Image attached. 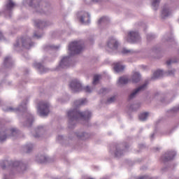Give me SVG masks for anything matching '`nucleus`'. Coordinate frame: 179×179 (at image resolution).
I'll return each instance as SVG.
<instances>
[{
  "label": "nucleus",
  "instance_id": "3",
  "mask_svg": "<svg viewBox=\"0 0 179 179\" xmlns=\"http://www.w3.org/2000/svg\"><path fill=\"white\" fill-rule=\"evenodd\" d=\"M50 104L48 103L41 102L38 104V111L39 112L40 115L42 117H45L48 115L50 113Z\"/></svg>",
  "mask_w": 179,
  "mask_h": 179
},
{
  "label": "nucleus",
  "instance_id": "43",
  "mask_svg": "<svg viewBox=\"0 0 179 179\" xmlns=\"http://www.w3.org/2000/svg\"><path fill=\"white\" fill-rule=\"evenodd\" d=\"M1 167H2V169H5L6 166H1Z\"/></svg>",
  "mask_w": 179,
  "mask_h": 179
},
{
  "label": "nucleus",
  "instance_id": "18",
  "mask_svg": "<svg viewBox=\"0 0 179 179\" xmlns=\"http://www.w3.org/2000/svg\"><path fill=\"white\" fill-rule=\"evenodd\" d=\"M148 116H149L148 113H141L139 115V120H141V121H145Z\"/></svg>",
  "mask_w": 179,
  "mask_h": 179
},
{
  "label": "nucleus",
  "instance_id": "34",
  "mask_svg": "<svg viewBox=\"0 0 179 179\" xmlns=\"http://www.w3.org/2000/svg\"><path fill=\"white\" fill-rule=\"evenodd\" d=\"M9 59H10V57H6V58L4 59V62H5V63L8 62V61H9Z\"/></svg>",
  "mask_w": 179,
  "mask_h": 179
},
{
  "label": "nucleus",
  "instance_id": "35",
  "mask_svg": "<svg viewBox=\"0 0 179 179\" xmlns=\"http://www.w3.org/2000/svg\"><path fill=\"white\" fill-rule=\"evenodd\" d=\"M6 111H15V109L12 108H8L6 110Z\"/></svg>",
  "mask_w": 179,
  "mask_h": 179
},
{
  "label": "nucleus",
  "instance_id": "16",
  "mask_svg": "<svg viewBox=\"0 0 179 179\" xmlns=\"http://www.w3.org/2000/svg\"><path fill=\"white\" fill-rule=\"evenodd\" d=\"M35 66L39 69L41 73H43V72H47V69L41 63H36Z\"/></svg>",
  "mask_w": 179,
  "mask_h": 179
},
{
  "label": "nucleus",
  "instance_id": "28",
  "mask_svg": "<svg viewBox=\"0 0 179 179\" xmlns=\"http://www.w3.org/2000/svg\"><path fill=\"white\" fill-rule=\"evenodd\" d=\"M26 148L27 149V153H29V152H30V150H31V149H33V145H26Z\"/></svg>",
  "mask_w": 179,
  "mask_h": 179
},
{
  "label": "nucleus",
  "instance_id": "15",
  "mask_svg": "<svg viewBox=\"0 0 179 179\" xmlns=\"http://www.w3.org/2000/svg\"><path fill=\"white\" fill-rule=\"evenodd\" d=\"M162 76H163V71L162 70H157L153 73L152 79H158V78H162Z\"/></svg>",
  "mask_w": 179,
  "mask_h": 179
},
{
  "label": "nucleus",
  "instance_id": "29",
  "mask_svg": "<svg viewBox=\"0 0 179 179\" xmlns=\"http://www.w3.org/2000/svg\"><path fill=\"white\" fill-rule=\"evenodd\" d=\"M129 52H131V50H127V49H123L122 50V54H129Z\"/></svg>",
  "mask_w": 179,
  "mask_h": 179
},
{
  "label": "nucleus",
  "instance_id": "44",
  "mask_svg": "<svg viewBox=\"0 0 179 179\" xmlns=\"http://www.w3.org/2000/svg\"><path fill=\"white\" fill-rule=\"evenodd\" d=\"M19 45V43L17 44V45H15L16 47H17Z\"/></svg>",
  "mask_w": 179,
  "mask_h": 179
},
{
  "label": "nucleus",
  "instance_id": "41",
  "mask_svg": "<svg viewBox=\"0 0 179 179\" xmlns=\"http://www.w3.org/2000/svg\"><path fill=\"white\" fill-rule=\"evenodd\" d=\"M45 162H47V158L45 157V160L44 161H41V163H45Z\"/></svg>",
  "mask_w": 179,
  "mask_h": 179
},
{
  "label": "nucleus",
  "instance_id": "19",
  "mask_svg": "<svg viewBox=\"0 0 179 179\" xmlns=\"http://www.w3.org/2000/svg\"><path fill=\"white\" fill-rule=\"evenodd\" d=\"M75 103L78 106H83V104H86V103H87V100L86 99H79L78 101H76Z\"/></svg>",
  "mask_w": 179,
  "mask_h": 179
},
{
  "label": "nucleus",
  "instance_id": "47",
  "mask_svg": "<svg viewBox=\"0 0 179 179\" xmlns=\"http://www.w3.org/2000/svg\"><path fill=\"white\" fill-rule=\"evenodd\" d=\"M155 1H158V0H155Z\"/></svg>",
  "mask_w": 179,
  "mask_h": 179
},
{
  "label": "nucleus",
  "instance_id": "9",
  "mask_svg": "<svg viewBox=\"0 0 179 179\" xmlns=\"http://www.w3.org/2000/svg\"><path fill=\"white\" fill-rule=\"evenodd\" d=\"M163 162H169L170 160H173L174 159V152H169L167 154H165L164 157H162Z\"/></svg>",
  "mask_w": 179,
  "mask_h": 179
},
{
  "label": "nucleus",
  "instance_id": "5",
  "mask_svg": "<svg viewBox=\"0 0 179 179\" xmlns=\"http://www.w3.org/2000/svg\"><path fill=\"white\" fill-rule=\"evenodd\" d=\"M70 87L73 93H76L82 90V84L78 80H73L70 84Z\"/></svg>",
  "mask_w": 179,
  "mask_h": 179
},
{
  "label": "nucleus",
  "instance_id": "38",
  "mask_svg": "<svg viewBox=\"0 0 179 179\" xmlns=\"http://www.w3.org/2000/svg\"><path fill=\"white\" fill-rule=\"evenodd\" d=\"M171 60H168L167 62H166V65H171Z\"/></svg>",
  "mask_w": 179,
  "mask_h": 179
},
{
  "label": "nucleus",
  "instance_id": "31",
  "mask_svg": "<svg viewBox=\"0 0 179 179\" xmlns=\"http://www.w3.org/2000/svg\"><path fill=\"white\" fill-rule=\"evenodd\" d=\"M86 136V133H83L82 135H77L78 138H80V139L84 140L83 136Z\"/></svg>",
  "mask_w": 179,
  "mask_h": 179
},
{
  "label": "nucleus",
  "instance_id": "17",
  "mask_svg": "<svg viewBox=\"0 0 179 179\" xmlns=\"http://www.w3.org/2000/svg\"><path fill=\"white\" fill-rule=\"evenodd\" d=\"M18 41H20L22 43L23 47H26V45H27V43L30 41V39L26 38H21L18 40Z\"/></svg>",
  "mask_w": 179,
  "mask_h": 179
},
{
  "label": "nucleus",
  "instance_id": "11",
  "mask_svg": "<svg viewBox=\"0 0 179 179\" xmlns=\"http://www.w3.org/2000/svg\"><path fill=\"white\" fill-rule=\"evenodd\" d=\"M124 69L125 66L121 65V63H115L114 71H115V72H122Z\"/></svg>",
  "mask_w": 179,
  "mask_h": 179
},
{
  "label": "nucleus",
  "instance_id": "26",
  "mask_svg": "<svg viewBox=\"0 0 179 179\" xmlns=\"http://www.w3.org/2000/svg\"><path fill=\"white\" fill-rule=\"evenodd\" d=\"M114 101H115V96H112L107 101L108 103H114Z\"/></svg>",
  "mask_w": 179,
  "mask_h": 179
},
{
  "label": "nucleus",
  "instance_id": "13",
  "mask_svg": "<svg viewBox=\"0 0 179 179\" xmlns=\"http://www.w3.org/2000/svg\"><path fill=\"white\" fill-rule=\"evenodd\" d=\"M139 80H141V74L138 72L134 73L132 78L133 83H138Z\"/></svg>",
  "mask_w": 179,
  "mask_h": 179
},
{
  "label": "nucleus",
  "instance_id": "10",
  "mask_svg": "<svg viewBox=\"0 0 179 179\" xmlns=\"http://www.w3.org/2000/svg\"><path fill=\"white\" fill-rule=\"evenodd\" d=\"M171 15V12L167 7H164L162 12V19H166V17H168V16H170Z\"/></svg>",
  "mask_w": 179,
  "mask_h": 179
},
{
  "label": "nucleus",
  "instance_id": "14",
  "mask_svg": "<svg viewBox=\"0 0 179 179\" xmlns=\"http://www.w3.org/2000/svg\"><path fill=\"white\" fill-rule=\"evenodd\" d=\"M129 82V80L126 76H122L119 78L118 83L119 85H127Z\"/></svg>",
  "mask_w": 179,
  "mask_h": 179
},
{
  "label": "nucleus",
  "instance_id": "40",
  "mask_svg": "<svg viewBox=\"0 0 179 179\" xmlns=\"http://www.w3.org/2000/svg\"><path fill=\"white\" fill-rule=\"evenodd\" d=\"M3 38V35H2V33L0 32V40H2Z\"/></svg>",
  "mask_w": 179,
  "mask_h": 179
},
{
  "label": "nucleus",
  "instance_id": "36",
  "mask_svg": "<svg viewBox=\"0 0 179 179\" xmlns=\"http://www.w3.org/2000/svg\"><path fill=\"white\" fill-rule=\"evenodd\" d=\"M107 90L106 88H103L102 90H100V93H104V92H106Z\"/></svg>",
  "mask_w": 179,
  "mask_h": 179
},
{
  "label": "nucleus",
  "instance_id": "24",
  "mask_svg": "<svg viewBox=\"0 0 179 179\" xmlns=\"http://www.w3.org/2000/svg\"><path fill=\"white\" fill-rule=\"evenodd\" d=\"M44 25V22L39 21L38 22H35L36 27H41V26Z\"/></svg>",
  "mask_w": 179,
  "mask_h": 179
},
{
  "label": "nucleus",
  "instance_id": "45",
  "mask_svg": "<svg viewBox=\"0 0 179 179\" xmlns=\"http://www.w3.org/2000/svg\"><path fill=\"white\" fill-rule=\"evenodd\" d=\"M34 36H35V37H37V35L34 34Z\"/></svg>",
  "mask_w": 179,
  "mask_h": 179
},
{
  "label": "nucleus",
  "instance_id": "30",
  "mask_svg": "<svg viewBox=\"0 0 179 179\" xmlns=\"http://www.w3.org/2000/svg\"><path fill=\"white\" fill-rule=\"evenodd\" d=\"M17 166H20V162L16 161L14 163H13V167H16Z\"/></svg>",
  "mask_w": 179,
  "mask_h": 179
},
{
  "label": "nucleus",
  "instance_id": "27",
  "mask_svg": "<svg viewBox=\"0 0 179 179\" xmlns=\"http://www.w3.org/2000/svg\"><path fill=\"white\" fill-rule=\"evenodd\" d=\"M107 20V17H102L99 21L98 23L100 24L102 22H106Z\"/></svg>",
  "mask_w": 179,
  "mask_h": 179
},
{
  "label": "nucleus",
  "instance_id": "32",
  "mask_svg": "<svg viewBox=\"0 0 179 179\" xmlns=\"http://www.w3.org/2000/svg\"><path fill=\"white\" fill-rule=\"evenodd\" d=\"M121 153H122V151H121V150L117 151L115 152L116 157H118L119 156H121V155H122Z\"/></svg>",
  "mask_w": 179,
  "mask_h": 179
},
{
  "label": "nucleus",
  "instance_id": "25",
  "mask_svg": "<svg viewBox=\"0 0 179 179\" xmlns=\"http://www.w3.org/2000/svg\"><path fill=\"white\" fill-rule=\"evenodd\" d=\"M84 90L86 92V93H92V88H90L89 86L85 87Z\"/></svg>",
  "mask_w": 179,
  "mask_h": 179
},
{
  "label": "nucleus",
  "instance_id": "22",
  "mask_svg": "<svg viewBox=\"0 0 179 179\" xmlns=\"http://www.w3.org/2000/svg\"><path fill=\"white\" fill-rule=\"evenodd\" d=\"M15 6V3L13 1H9L7 4H6V8L8 10H10V9H12L13 7Z\"/></svg>",
  "mask_w": 179,
  "mask_h": 179
},
{
  "label": "nucleus",
  "instance_id": "21",
  "mask_svg": "<svg viewBox=\"0 0 179 179\" xmlns=\"http://www.w3.org/2000/svg\"><path fill=\"white\" fill-rule=\"evenodd\" d=\"M6 140V134L5 131H0V142H3Z\"/></svg>",
  "mask_w": 179,
  "mask_h": 179
},
{
  "label": "nucleus",
  "instance_id": "6",
  "mask_svg": "<svg viewBox=\"0 0 179 179\" xmlns=\"http://www.w3.org/2000/svg\"><path fill=\"white\" fill-rule=\"evenodd\" d=\"M68 66H69V57H64L62 59L59 64V68L64 69L65 68H68Z\"/></svg>",
  "mask_w": 179,
  "mask_h": 179
},
{
  "label": "nucleus",
  "instance_id": "23",
  "mask_svg": "<svg viewBox=\"0 0 179 179\" xmlns=\"http://www.w3.org/2000/svg\"><path fill=\"white\" fill-rule=\"evenodd\" d=\"M159 3H160L159 1H154L152 3V6H153L154 9H156V8H157V6H159Z\"/></svg>",
  "mask_w": 179,
  "mask_h": 179
},
{
  "label": "nucleus",
  "instance_id": "12",
  "mask_svg": "<svg viewBox=\"0 0 179 179\" xmlns=\"http://www.w3.org/2000/svg\"><path fill=\"white\" fill-rule=\"evenodd\" d=\"M80 21L81 22V23H89V22H90L89 13H85L84 16H81L80 18Z\"/></svg>",
  "mask_w": 179,
  "mask_h": 179
},
{
  "label": "nucleus",
  "instance_id": "33",
  "mask_svg": "<svg viewBox=\"0 0 179 179\" xmlns=\"http://www.w3.org/2000/svg\"><path fill=\"white\" fill-rule=\"evenodd\" d=\"M11 134L13 135L14 134H17V130L16 129H12L11 130Z\"/></svg>",
  "mask_w": 179,
  "mask_h": 179
},
{
  "label": "nucleus",
  "instance_id": "42",
  "mask_svg": "<svg viewBox=\"0 0 179 179\" xmlns=\"http://www.w3.org/2000/svg\"><path fill=\"white\" fill-rule=\"evenodd\" d=\"M28 121H31V122H33V117H31V120H29Z\"/></svg>",
  "mask_w": 179,
  "mask_h": 179
},
{
  "label": "nucleus",
  "instance_id": "4",
  "mask_svg": "<svg viewBox=\"0 0 179 179\" xmlns=\"http://www.w3.org/2000/svg\"><path fill=\"white\" fill-rule=\"evenodd\" d=\"M139 40H141V37L139 36V34L136 31H130L126 39L127 43H136V41H139Z\"/></svg>",
  "mask_w": 179,
  "mask_h": 179
},
{
  "label": "nucleus",
  "instance_id": "37",
  "mask_svg": "<svg viewBox=\"0 0 179 179\" xmlns=\"http://www.w3.org/2000/svg\"><path fill=\"white\" fill-rule=\"evenodd\" d=\"M138 179H148V176H141L138 178Z\"/></svg>",
  "mask_w": 179,
  "mask_h": 179
},
{
  "label": "nucleus",
  "instance_id": "46",
  "mask_svg": "<svg viewBox=\"0 0 179 179\" xmlns=\"http://www.w3.org/2000/svg\"><path fill=\"white\" fill-rule=\"evenodd\" d=\"M156 150H159V148H156Z\"/></svg>",
  "mask_w": 179,
  "mask_h": 179
},
{
  "label": "nucleus",
  "instance_id": "20",
  "mask_svg": "<svg viewBox=\"0 0 179 179\" xmlns=\"http://www.w3.org/2000/svg\"><path fill=\"white\" fill-rule=\"evenodd\" d=\"M101 78V76L100 75H95L94 76V80H93V85H97L99 83V81Z\"/></svg>",
  "mask_w": 179,
  "mask_h": 179
},
{
  "label": "nucleus",
  "instance_id": "2",
  "mask_svg": "<svg viewBox=\"0 0 179 179\" xmlns=\"http://www.w3.org/2000/svg\"><path fill=\"white\" fill-rule=\"evenodd\" d=\"M69 50L71 52V54H80L83 51L82 41L71 42L69 45Z\"/></svg>",
  "mask_w": 179,
  "mask_h": 179
},
{
  "label": "nucleus",
  "instance_id": "8",
  "mask_svg": "<svg viewBox=\"0 0 179 179\" xmlns=\"http://www.w3.org/2000/svg\"><path fill=\"white\" fill-rule=\"evenodd\" d=\"M147 85L144 84L142 86L139 87L138 88L136 89L134 92H132L129 95V99H134L135 96L138 94V92H141V90H145V88L146 87Z\"/></svg>",
  "mask_w": 179,
  "mask_h": 179
},
{
  "label": "nucleus",
  "instance_id": "39",
  "mask_svg": "<svg viewBox=\"0 0 179 179\" xmlns=\"http://www.w3.org/2000/svg\"><path fill=\"white\" fill-rule=\"evenodd\" d=\"M173 73H174V70L169 71V75H173Z\"/></svg>",
  "mask_w": 179,
  "mask_h": 179
},
{
  "label": "nucleus",
  "instance_id": "7",
  "mask_svg": "<svg viewBox=\"0 0 179 179\" xmlns=\"http://www.w3.org/2000/svg\"><path fill=\"white\" fill-rule=\"evenodd\" d=\"M108 47L110 50H117L118 48V42L114 38H111L108 42Z\"/></svg>",
  "mask_w": 179,
  "mask_h": 179
},
{
  "label": "nucleus",
  "instance_id": "1",
  "mask_svg": "<svg viewBox=\"0 0 179 179\" xmlns=\"http://www.w3.org/2000/svg\"><path fill=\"white\" fill-rule=\"evenodd\" d=\"M67 115L70 120H78V118H84L87 120L92 117V113L89 111L80 112L78 110H69Z\"/></svg>",
  "mask_w": 179,
  "mask_h": 179
}]
</instances>
